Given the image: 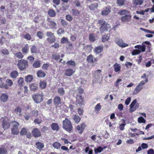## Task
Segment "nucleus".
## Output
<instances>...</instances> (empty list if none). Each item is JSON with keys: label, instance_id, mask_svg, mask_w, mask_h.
I'll use <instances>...</instances> for the list:
<instances>
[{"label": "nucleus", "instance_id": "f257e3e1", "mask_svg": "<svg viewBox=\"0 0 154 154\" xmlns=\"http://www.w3.org/2000/svg\"><path fill=\"white\" fill-rule=\"evenodd\" d=\"M63 127L66 131L70 132L72 129V126L70 121L67 118L63 121Z\"/></svg>", "mask_w": 154, "mask_h": 154}, {"label": "nucleus", "instance_id": "f03ea898", "mask_svg": "<svg viewBox=\"0 0 154 154\" xmlns=\"http://www.w3.org/2000/svg\"><path fill=\"white\" fill-rule=\"evenodd\" d=\"M98 22L101 26L100 28V31L102 33L107 31L110 27V25L106 23V21L103 20H99Z\"/></svg>", "mask_w": 154, "mask_h": 154}, {"label": "nucleus", "instance_id": "7ed1b4c3", "mask_svg": "<svg viewBox=\"0 0 154 154\" xmlns=\"http://www.w3.org/2000/svg\"><path fill=\"white\" fill-rule=\"evenodd\" d=\"M148 82V79L147 78H146L145 80L141 81L134 89L133 92V94L136 95L139 93L143 88V85H144L147 82Z\"/></svg>", "mask_w": 154, "mask_h": 154}, {"label": "nucleus", "instance_id": "20e7f679", "mask_svg": "<svg viewBox=\"0 0 154 154\" xmlns=\"http://www.w3.org/2000/svg\"><path fill=\"white\" fill-rule=\"evenodd\" d=\"M46 36L48 37L47 41L50 43H54L56 40V37L53 33L48 31L46 32Z\"/></svg>", "mask_w": 154, "mask_h": 154}, {"label": "nucleus", "instance_id": "39448f33", "mask_svg": "<svg viewBox=\"0 0 154 154\" xmlns=\"http://www.w3.org/2000/svg\"><path fill=\"white\" fill-rule=\"evenodd\" d=\"M17 65L19 69L20 70H22L28 66V62L26 60H21L19 61Z\"/></svg>", "mask_w": 154, "mask_h": 154}, {"label": "nucleus", "instance_id": "423d86ee", "mask_svg": "<svg viewBox=\"0 0 154 154\" xmlns=\"http://www.w3.org/2000/svg\"><path fill=\"white\" fill-rule=\"evenodd\" d=\"M32 97L33 100L37 103L42 102L43 99V96L42 94H34L32 95Z\"/></svg>", "mask_w": 154, "mask_h": 154}, {"label": "nucleus", "instance_id": "0eeeda50", "mask_svg": "<svg viewBox=\"0 0 154 154\" xmlns=\"http://www.w3.org/2000/svg\"><path fill=\"white\" fill-rule=\"evenodd\" d=\"M137 100L136 99L134 100L131 103L130 106V111L131 112H132L136 110L137 108L139 107V105L137 103Z\"/></svg>", "mask_w": 154, "mask_h": 154}, {"label": "nucleus", "instance_id": "6e6552de", "mask_svg": "<svg viewBox=\"0 0 154 154\" xmlns=\"http://www.w3.org/2000/svg\"><path fill=\"white\" fill-rule=\"evenodd\" d=\"M115 42L116 44L121 48H124L128 45V44L125 43L121 38H117L115 40Z\"/></svg>", "mask_w": 154, "mask_h": 154}, {"label": "nucleus", "instance_id": "1a4fd4ad", "mask_svg": "<svg viewBox=\"0 0 154 154\" xmlns=\"http://www.w3.org/2000/svg\"><path fill=\"white\" fill-rule=\"evenodd\" d=\"M131 15L129 14L121 17V21L122 23H125L126 22H129L131 19Z\"/></svg>", "mask_w": 154, "mask_h": 154}, {"label": "nucleus", "instance_id": "9d476101", "mask_svg": "<svg viewBox=\"0 0 154 154\" xmlns=\"http://www.w3.org/2000/svg\"><path fill=\"white\" fill-rule=\"evenodd\" d=\"M3 128L4 129H7L9 128L10 124L9 122L8 119H5L2 123Z\"/></svg>", "mask_w": 154, "mask_h": 154}, {"label": "nucleus", "instance_id": "9b49d317", "mask_svg": "<svg viewBox=\"0 0 154 154\" xmlns=\"http://www.w3.org/2000/svg\"><path fill=\"white\" fill-rule=\"evenodd\" d=\"M32 135L35 137H38L41 135V133L39 130L37 128H34L32 131Z\"/></svg>", "mask_w": 154, "mask_h": 154}, {"label": "nucleus", "instance_id": "f8f14e48", "mask_svg": "<svg viewBox=\"0 0 154 154\" xmlns=\"http://www.w3.org/2000/svg\"><path fill=\"white\" fill-rule=\"evenodd\" d=\"M75 71L73 69H67L65 70V75L67 76H70Z\"/></svg>", "mask_w": 154, "mask_h": 154}, {"label": "nucleus", "instance_id": "ddd939ff", "mask_svg": "<svg viewBox=\"0 0 154 154\" xmlns=\"http://www.w3.org/2000/svg\"><path fill=\"white\" fill-rule=\"evenodd\" d=\"M110 12V7H106L105 8L101 11V14L103 15H106Z\"/></svg>", "mask_w": 154, "mask_h": 154}, {"label": "nucleus", "instance_id": "4468645a", "mask_svg": "<svg viewBox=\"0 0 154 154\" xmlns=\"http://www.w3.org/2000/svg\"><path fill=\"white\" fill-rule=\"evenodd\" d=\"M54 104L56 105H58L61 103V101L60 98L58 96H56L54 100Z\"/></svg>", "mask_w": 154, "mask_h": 154}, {"label": "nucleus", "instance_id": "2eb2a0df", "mask_svg": "<svg viewBox=\"0 0 154 154\" xmlns=\"http://www.w3.org/2000/svg\"><path fill=\"white\" fill-rule=\"evenodd\" d=\"M30 88L31 91H35L38 88V85L35 83H32L30 85Z\"/></svg>", "mask_w": 154, "mask_h": 154}, {"label": "nucleus", "instance_id": "dca6fc26", "mask_svg": "<svg viewBox=\"0 0 154 154\" xmlns=\"http://www.w3.org/2000/svg\"><path fill=\"white\" fill-rule=\"evenodd\" d=\"M134 48L136 49H140V52H144L146 49V47L144 45H137L135 46Z\"/></svg>", "mask_w": 154, "mask_h": 154}, {"label": "nucleus", "instance_id": "f3484780", "mask_svg": "<svg viewBox=\"0 0 154 154\" xmlns=\"http://www.w3.org/2000/svg\"><path fill=\"white\" fill-rule=\"evenodd\" d=\"M8 97V95L6 94L3 93L1 95L0 97V99L3 102H5L6 101Z\"/></svg>", "mask_w": 154, "mask_h": 154}, {"label": "nucleus", "instance_id": "a211bd4d", "mask_svg": "<svg viewBox=\"0 0 154 154\" xmlns=\"http://www.w3.org/2000/svg\"><path fill=\"white\" fill-rule=\"evenodd\" d=\"M51 127L52 129L54 131H58L59 129L58 125L55 123H53L51 125Z\"/></svg>", "mask_w": 154, "mask_h": 154}, {"label": "nucleus", "instance_id": "6ab92c4d", "mask_svg": "<svg viewBox=\"0 0 154 154\" xmlns=\"http://www.w3.org/2000/svg\"><path fill=\"white\" fill-rule=\"evenodd\" d=\"M47 85V83L45 81L41 80L39 83V86L42 89L45 88Z\"/></svg>", "mask_w": 154, "mask_h": 154}, {"label": "nucleus", "instance_id": "aec40b11", "mask_svg": "<svg viewBox=\"0 0 154 154\" xmlns=\"http://www.w3.org/2000/svg\"><path fill=\"white\" fill-rule=\"evenodd\" d=\"M36 148L38 149L39 150H42L44 146V144L41 142H38L35 144Z\"/></svg>", "mask_w": 154, "mask_h": 154}, {"label": "nucleus", "instance_id": "412c9836", "mask_svg": "<svg viewBox=\"0 0 154 154\" xmlns=\"http://www.w3.org/2000/svg\"><path fill=\"white\" fill-rule=\"evenodd\" d=\"M36 74L38 77L39 78L44 77L45 75V72L41 70L38 71Z\"/></svg>", "mask_w": 154, "mask_h": 154}, {"label": "nucleus", "instance_id": "4be33fe9", "mask_svg": "<svg viewBox=\"0 0 154 154\" xmlns=\"http://www.w3.org/2000/svg\"><path fill=\"white\" fill-rule=\"evenodd\" d=\"M143 2V0H133V3L135 6L141 5Z\"/></svg>", "mask_w": 154, "mask_h": 154}, {"label": "nucleus", "instance_id": "5701e85b", "mask_svg": "<svg viewBox=\"0 0 154 154\" xmlns=\"http://www.w3.org/2000/svg\"><path fill=\"white\" fill-rule=\"evenodd\" d=\"M18 72L16 71L12 72L10 73V75L11 78L16 79L18 76Z\"/></svg>", "mask_w": 154, "mask_h": 154}, {"label": "nucleus", "instance_id": "b1692460", "mask_svg": "<svg viewBox=\"0 0 154 154\" xmlns=\"http://www.w3.org/2000/svg\"><path fill=\"white\" fill-rule=\"evenodd\" d=\"M94 75L96 78H99L101 76V70H97L94 71Z\"/></svg>", "mask_w": 154, "mask_h": 154}, {"label": "nucleus", "instance_id": "393cba45", "mask_svg": "<svg viewBox=\"0 0 154 154\" xmlns=\"http://www.w3.org/2000/svg\"><path fill=\"white\" fill-rule=\"evenodd\" d=\"M98 6V4L97 3H95L91 4L90 5L88 6L90 10L94 11L95 8H97Z\"/></svg>", "mask_w": 154, "mask_h": 154}, {"label": "nucleus", "instance_id": "a878e982", "mask_svg": "<svg viewBox=\"0 0 154 154\" xmlns=\"http://www.w3.org/2000/svg\"><path fill=\"white\" fill-rule=\"evenodd\" d=\"M73 119L75 122L78 123L81 120V118L77 115H74L73 116Z\"/></svg>", "mask_w": 154, "mask_h": 154}, {"label": "nucleus", "instance_id": "bb28decb", "mask_svg": "<svg viewBox=\"0 0 154 154\" xmlns=\"http://www.w3.org/2000/svg\"><path fill=\"white\" fill-rule=\"evenodd\" d=\"M102 50L103 48L102 46H98L95 48L94 50V52L96 54H99L101 53Z\"/></svg>", "mask_w": 154, "mask_h": 154}, {"label": "nucleus", "instance_id": "cd10ccee", "mask_svg": "<svg viewBox=\"0 0 154 154\" xmlns=\"http://www.w3.org/2000/svg\"><path fill=\"white\" fill-rule=\"evenodd\" d=\"M130 14V13L128 11L125 10H121L118 12V14L120 15H126Z\"/></svg>", "mask_w": 154, "mask_h": 154}, {"label": "nucleus", "instance_id": "c85d7f7f", "mask_svg": "<svg viewBox=\"0 0 154 154\" xmlns=\"http://www.w3.org/2000/svg\"><path fill=\"white\" fill-rule=\"evenodd\" d=\"M11 132L13 134L17 135L19 133V130L18 128H12Z\"/></svg>", "mask_w": 154, "mask_h": 154}, {"label": "nucleus", "instance_id": "c756f323", "mask_svg": "<svg viewBox=\"0 0 154 154\" xmlns=\"http://www.w3.org/2000/svg\"><path fill=\"white\" fill-rule=\"evenodd\" d=\"M29 47L28 44H26L25 46L23 47L22 49V51L23 53L27 54L29 51Z\"/></svg>", "mask_w": 154, "mask_h": 154}, {"label": "nucleus", "instance_id": "7c9ffc66", "mask_svg": "<svg viewBox=\"0 0 154 154\" xmlns=\"http://www.w3.org/2000/svg\"><path fill=\"white\" fill-rule=\"evenodd\" d=\"M11 125L12 126L13 128H18L20 124L15 121H13L11 122Z\"/></svg>", "mask_w": 154, "mask_h": 154}, {"label": "nucleus", "instance_id": "2f4dec72", "mask_svg": "<svg viewBox=\"0 0 154 154\" xmlns=\"http://www.w3.org/2000/svg\"><path fill=\"white\" fill-rule=\"evenodd\" d=\"M101 106L100 103L97 104L94 107V109L97 113H98L99 111L101 109Z\"/></svg>", "mask_w": 154, "mask_h": 154}, {"label": "nucleus", "instance_id": "473e14b6", "mask_svg": "<svg viewBox=\"0 0 154 154\" xmlns=\"http://www.w3.org/2000/svg\"><path fill=\"white\" fill-rule=\"evenodd\" d=\"M94 60H96L95 58H94L93 56L91 54H90L88 56L87 60L88 62L93 63L94 61Z\"/></svg>", "mask_w": 154, "mask_h": 154}, {"label": "nucleus", "instance_id": "72a5a7b5", "mask_svg": "<svg viewBox=\"0 0 154 154\" xmlns=\"http://www.w3.org/2000/svg\"><path fill=\"white\" fill-rule=\"evenodd\" d=\"M66 63L67 65L72 67H74L75 65V61L72 60H69L66 62Z\"/></svg>", "mask_w": 154, "mask_h": 154}, {"label": "nucleus", "instance_id": "f704fd0d", "mask_svg": "<svg viewBox=\"0 0 154 154\" xmlns=\"http://www.w3.org/2000/svg\"><path fill=\"white\" fill-rule=\"evenodd\" d=\"M114 66L115 71L116 72H118L120 70L121 67L119 64L116 63L114 65Z\"/></svg>", "mask_w": 154, "mask_h": 154}, {"label": "nucleus", "instance_id": "c9c22d12", "mask_svg": "<svg viewBox=\"0 0 154 154\" xmlns=\"http://www.w3.org/2000/svg\"><path fill=\"white\" fill-rule=\"evenodd\" d=\"M48 21L50 23V26L52 28H55L57 27V24L54 21L52 20L50 21L49 20Z\"/></svg>", "mask_w": 154, "mask_h": 154}, {"label": "nucleus", "instance_id": "e433bc0d", "mask_svg": "<svg viewBox=\"0 0 154 154\" xmlns=\"http://www.w3.org/2000/svg\"><path fill=\"white\" fill-rule=\"evenodd\" d=\"M58 93L61 95H63L65 93V90L63 88H59L57 90Z\"/></svg>", "mask_w": 154, "mask_h": 154}, {"label": "nucleus", "instance_id": "4c0bfd02", "mask_svg": "<svg viewBox=\"0 0 154 154\" xmlns=\"http://www.w3.org/2000/svg\"><path fill=\"white\" fill-rule=\"evenodd\" d=\"M52 146L55 148L59 149L61 145L59 143L55 142L53 144Z\"/></svg>", "mask_w": 154, "mask_h": 154}, {"label": "nucleus", "instance_id": "58836bf2", "mask_svg": "<svg viewBox=\"0 0 154 154\" xmlns=\"http://www.w3.org/2000/svg\"><path fill=\"white\" fill-rule=\"evenodd\" d=\"M32 79V76L31 75H29L25 77V81L26 82H30Z\"/></svg>", "mask_w": 154, "mask_h": 154}, {"label": "nucleus", "instance_id": "ea45409f", "mask_svg": "<svg viewBox=\"0 0 154 154\" xmlns=\"http://www.w3.org/2000/svg\"><path fill=\"white\" fill-rule=\"evenodd\" d=\"M103 150V148L101 146H99L97 148H95L94 149L95 153H100Z\"/></svg>", "mask_w": 154, "mask_h": 154}, {"label": "nucleus", "instance_id": "a19ab883", "mask_svg": "<svg viewBox=\"0 0 154 154\" xmlns=\"http://www.w3.org/2000/svg\"><path fill=\"white\" fill-rule=\"evenodd\" d=\"M48 14L50 16L54 17L56 15V12L54 10H50L48 11Z\"/></svg>", "mask_w": 154, "mask_h": 154}, {"label": "nucleus", "instance_id": "79ce46f5", "mask_svg": "<svg viewBox=\"0 0 154 154\" xmlns=\"http://www.w3.org/2000/svg\"><path fill=\"white\" fill-rule=\"evenodd\" d=\"M40 62L39 60L35 62L33 64V67L37 68L40 67Z\"/></svg>", "mask_w": 154, "mask_h": 154}, {"label": "nucleus", "instance_id": "37998d69", "mask_svg": "<svg viewBox=\"0 0 154 154\" xmlns=\"http://www.w3.org/2000/svg\"><path fill=\"white\" fill-rule=\"evenodd\" d=\"M31 113L32 116L37 117L39 114V112L38 111L35 110H32L31 112Z\"/></svg>", "mask_w": 154, "mask_h": 154}, {"label": "nucleus", "instance_id": "c03bdc74", "mask_svg": "<svg viewBox=\"0 0 154 154\" xmlns=\"http://www.w3.org/2000/svg\"><path fill=\"white\" fill-rule=\"evenodd\" d=\"M6 85L9 87L12 86L13 85V82L12 80L10 79H7L6 81Z\"/></svg>", "mask_w": 154, "mask_h": 154}, {"label": "nucleus", "instance_id": "a18cd8bd", "mask_svg": "<svg viewBox=\"0 0 154 154\" xmlns=\"http://www.w3.org/2000/svg\"><path fill=\"white\" fill-rule=\"evenodd\" d=\"M15 112L17 114L20 116L21 115V108L20 107H17L15 109Z\"/></svg>", "mask_w": 154, "mask_h": 154}, {"label": "nucleus", "instance_id": "49530a36", "mask_svg": "<svg viewBox=\"0 0 154 154\" xmlns=\"http://www.w3.org/2000/svg\"><path fill=\"white\" fill-rule=\"evenodd\" d=\"M15 55L19 59L22 58L23 57V55L20 52H19L15 54Z\"/></svg>", "mask_w": 154, "mask_h": 154}, {"label": "nucleus", "instance_id": "de8ad7c7", "mask_svg": "<svg viewBox=\"0 0 154 154\" xmlns=\"http://www.w3.org/2000/svg\"><path fill=\"white\" fill-rule=\"evenodd\" d=\"M138 121L139 123H144L146 120L142 117L140 116L138 118Z\"/></svg>", "mask_w": 154, "mask_h": 154}, {"label": "nucleus", "instance_id": "09e8293b", "mask_svg": "<svg viewBox=\"0 0 154 154\" xmlns=\"http://www.w3.org/2000/svg\"><path fill=\"white\" fill-rule=\"evenodd\" d=\"M140 51L139 50H134L132 52V54L134 55L140 54Z\"/></svg>", "mask_w": 154, "mask_h": 154}, {"label": "nucleus", "instance_id": "8fccbe9b", "mask_svg": "<svg viewBox=\"0 0 154 154\" xmlns=\"http://www.w3.org/2000/svg\"><path fill=\"white\" fill-rule=\"evenodd\" d=\"M7 151L6 149L2 148H0V154H7Z\"/></svg>", "mask_w": 154, "mask_h": 154}, {"label": "nucleus", "instance_id": "3c124183", "mask_svg": "<svg viewBox=\"0 0 154 154\" xmlns=\"http://www.w3.org/2000/svg\"><path fill=\"white\" fill-rule=\"evenodd\" d=\"M123 124H121L119 125V128L122 131L124 129V127L126 125L125 123V121L124 119H123Z\"/></svg>", "mask_w": 154, "mask_h": 154}, {"label": "nucleus", "instance_id": "603ef678", "mask_svg": "<svg viewBox=\"0 0 154 154\" xmlns=\"http://www.w3.org/2000/svg\"><path fill=\"white\" fill-rule=\"evenodd\" d=\"M43 33L41 31H38L37 32V36L40 39L43 38Z\"/></svg>", "mask_w": 154, "mask_h": 154}, {"label": "nucleus", "instance_id": "864d4df0", "mask_svg": "<svg viewBox=\"0 0 154 154\" xmlns=\"http://www.w3.org/2000/svg\"><path fill=\"white\" fill-rule=\"evenodd\" d=\"M89 39L91 41L94 42L95 40V37L93 34H91L89 35Z\"/></svg>", "mask_w": 154, "mask_h": 154}, {"label": "nucleus", "instance_id": "5fc2aeb1", "mask_svg": "<svg viewBox=\"0 0 154 154\" xmlns=\"http://www.w3.org/2000/svg\"><path fill=\"white\" fill-rule=\"evenodd\" d=\"M72 14L74 16L78 15L79 14V11L76 9H73L72 10Z\"/></svg>", "mask_w": 154, "mask_h": 154}, {"label": "nucleus", "instance_id": "6e6d98bb", "mask_svg": "<svg viewBox=\"0 0 154 154\" xmlns=\"http://www.w3.org/2000/svg\"><path fill=\"white\" fill-rule=\"evenodd\" d=\"M31 51L32 53H36L37 52V49L36 46H33L31 49Z\"/></svg>", "mask_w": 154, "mask_h": 154}, {"label": "nucleus", "instance_id": "4d7b16f0", "mask_svg": "<svg viewBox=\"0 0 154 154\" xmlns=\"http://www.w3.org/2000/svg\"><path fill=\"white\" fill-rule=\"evenodd\" d=\"M1 52L2 54L4 55H8L9 54V52L7 49H2L1 50Z\"/></svg>", "mask_w": 154, "mask_h": 154}, {"label": "nucleus", "instance_id": "13d9d810", "mask_svg": "<svg viewBox=\"0 0 154 154\" xmlns=\"http://www.w3.org/2000/svg\"><path fill=\"white\" fill-rule=\"evenodd\" d=\"M109 39V37L107 35H103L102 38V41L103 42L107 41Z\"/></svg>", "mask_w": 154, "mask_h": 154}, {"label": "nucleus", "instance_id": "bf43d9fd", "mask_svg": "<svg viewBox=\"0 0 154 154\" xmlns=\"http://www.w3.org/2000/svg\"><path fill=\"white\" fill-rule=\"evenodd\" d=\"M92 47L90 45L87 46L86 49V51L87 52L90 53L91 52L92 49Z\"/></svg>", "mask_w": 154, "mask_h": 154}, {"label": "nucleus", "instance_id": "052dcab7", "mask_svg": "<svg viewBox=\"0 0 154 154\" xmlns=\"http://www.w3.org/2000/svg\"><path fill=\"white\" fill-rule=\"evenodd\" d=\"M27 132L26 129L24 128H22L20 132V134L22 135H24L26 134Z\"/></svg>", "mask_w": 154, "mask_h": 154}, {"label": "nucleus", "instance_id": "680f3d73", "mask_svg": "<svg viewBox=\"0 0 154 154\" xmlns=\"http://www.w3.org/2000/svg\"><path fill=\"white\" fill-rule=\"evenodd\" d=\"M61 22L63 26H67L68 23L66 21L62 19L61 20Z\"/></svg>", "mask_w": 154, "mask_h": 154}, {"label": "nucleus", "instance_id": "e2e57ef3", "mask_svg": "<svg viewBox=\"0 0 154 154\" xmlns=\"http://www.w3.org/2000/svg\"><path fill=\"white\" fill-rule=\"evenodd\" d=\"M23 37L28 40H30L31 38V35L28 34H26L25 35H24Z\"/></svg>", "mask_w": 154, "mask_h": 154}, {"label": "nucleus", "instance_id": "0e129e2a", "mask_svg": "<svg viewBox=\"0 0 154 154\" xmlns=\"http://www.w3.org/2000/svg\"><path fill=\"white\" fill-rule=\"evenodd\" d=\"M68 42V39L65 37L63 38L61 40V42L62 44H64Z\"/></svg>", "mask_w": 154, "mask_h": 154}, {"label": "nucleus", "instance_id": "69168bd1", "mask_svg": "<svg viewBox=\"0 0 154 154\" xmlns=\"http://www.w3.org/2000/svg\"><path fill=\"white\" fill-rule=\"evenodd\" d=\"M23 79L22 77H20L18 81V82L19 84L20 85H22L23 82Z\"/></svg>", "mask_w": 154, "mask_h": 154}, {"label": "nucleus", "instance_id": "338daca9", "mask_svg": "<svg viewBox=\"0 0 154 154\" xmlns=\"http://www.w3.org/2000/svg\"><path fill=\"white\" fill-rule=\"evenodd\" d=\"M117 3L119 6H121L124 4V0H117Z\"/></svg>", "mask_w": 154, "mask_h": 154}, {"label": "nucleus", "instance_id": "774afa93", "mask_svg": "<svg viewBox=\"0 0 154 154\" xmlns=\"http://www.w3.org/2000/svg\"><path fill=\"white\" fill-rule=\"evenodd\" d=\"M64 30L62 28H60L57 31V34L58 35L61 34L64 32Z\"/></svg>", "mask_w": 154, "mask_h": 154}]
</instances>
